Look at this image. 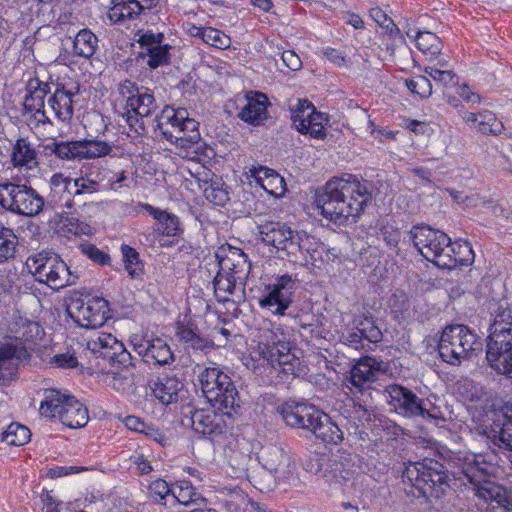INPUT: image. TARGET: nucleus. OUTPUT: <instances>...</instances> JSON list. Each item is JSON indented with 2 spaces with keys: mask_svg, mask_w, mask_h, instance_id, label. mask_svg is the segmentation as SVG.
I'll return each mask as SVG.
<instances>
[{
  "mask_svg": "<svg viewBox=\"0 0 512 512\" xmlns=\"http://www.w3.org/2000/svg\"><path fill=\"white\" fill-rule=\"evenodd\" d=\"M372 183L356 176L329 180L316 194L315 203L321 214L337 225L355 223L372 197Z\"/></svg>",
  "mask_w": 512,
  "mask_h": 512,
  "instance_id": "nucleus-1",
  "label": "nucleus"
},
{
  "mask_svg": "<svg viewBox=\"0 0 512 512\" xmlns=\"http://www.w3.org/2000/svg\"><path fill=\"white\" fill-rule=\"evenodd\" d=\"M457 462H463V458H444L441 462L426 457L409 465L403 473L407 495L427 502L441 499L450 488V476L463 481Z\"/></svg>",
  "mask_w": 512,
  "mask_h": 512,
  "instance_id": "nucleus-2",
  "label": "nucleus"
},
{
  "mask_svg": "<svg viewBox=\"0 0 512 512\" xmlns=\"http://www.w3.org/2000/svg\"><path fill=\"white\" fill-rule=\"evenodd\" d=\"M153 123H155V132L159 131L163 138L182 149H189L201 139L199 123L189 117L185 108L175 109L165 106L153 119Z\"/></svg>",
  "mask_w": 512,
  "mask_h": 512,
  "instance_id": "nucleus-3",
  "label": "nucleus"
},
{
  "mask_svg": "<svg viewBox=\"0 0 512 512\" xmlns=\"http://www.w3.org/2000/svg\"><path fill=\"white\" fill-rule=\"evenodd\" d=\"M482 350L480 338L462 324L447 325L440 336L438 351L441 359L454 366L472 359Z\"/></svg>",
  "mask_w": 512,
  "mask_h": 512,
  "instance_id": "nucleus-4",
  "label": "nucleus"
},
{
  "mask_svg": "<svg viewBox=\"0 0 512 512\" xmlns=\"http://www.w3.org/2000/svg\"><path fill=\"white\" fill-rule=\"evenodd\" d=\"M198 380L202 393L215 409L231 415L240 407L239 394L231 378L218 367H207L200 372Z\"/></svg>",
  "mask_w": 512,
  "mask_h": 512,
  "instance_id": "nucleus-5",
  "label": "nucleus"
},
{
  "mask_svg": "<svg viewBox=\"0 0 512 512\" xmlns=\"http://www.w3.org/2000/svg\"><path fill=\"white\" fill-rule=\"evenodd\" d=\"M409 235L414 247L426 260L443 269L455 268L456 260L447 254L451 244L447 234L428 225H415Z\"/></svg>",
  "mask_w": 512,
  "mask_h": 512,
  "instance_id": "nucleus-6",
  "label": "nucleus"
},
{
  "mask_svg": "<svg viewBox=\"0 0 512 512\" xmlns=\"http://www.w3.org/2000/svg\"><path fill=\"white\" fill-rule=\"evenodd\" d=\"M39 413L48 418L58 417L63 425L74 429L84 427L89 420L88 410L83 404L55 389L44 390Z\"/></svg>",
  "mask_w": 512,
  "mask_h": 512,
  "instance_id": "nucleus-7",
  "label": "nucleus"
},
{
  "mask_svg": "<svg viewBox=\"0 0 512 512\" xmlns=\"http://www.w3.org/2000/svg\"><path fill=\"white\" fill-rule=\"evenodd\" d=\"M0 207L21 216L34 217L44 210V198L31 186L12 182H0Z\"/></svg>",
  "mask_w": 512,
  "mask_h": 512,
  "instance_id": "nucleus-8",
  "label": "nucleus"
},
{
  "mask_svg": "<svg viewBox=\"0 0 512 512\" xmlns=\"http://www.w3.org/2000/svg\"><path fill=\"white\" fill-rule=\"evenodd\" d=\"M460 466L463 481L475 486L476 495L485 501H494L501 506L509 503L506 489L489 479L488 465L479 462L476 455H467Z\"/></svg>",
  "mask_w": 512,
  "mask_h": 512,
  "instance_id": "nucleus-9",
  "label": "nucleus"
},
{
  "mask_svg": "<svg viewBox=\"0 0 512 512\" xmlns=\"http://www.w3.org/2000/svg\"><path fill=\"white\" fill-rule=\"evenodd\" d=\"M298 282L291 275L283 274L275 278V281L265 286L263 295L258 304L272 314L284 316L287 309L294 301Z\"/></svg>",
  "mask_w": 512,
  "mask_h": 512,
  "instance_id": "nucleus-10",
  "label": "nucleus"
},
{
  "mask_svg": "<svg viewBox=\"0 0 512 512\" xmlns=\"http://www.w3.org/2000/svg\"><path fill=\"white\" fill-rule=\"evenodd\" d=\"M496 331L486 339V359L493 370L512 379V330Z\"/></svg>",
  "mask_w": 512,
  "mask_h": 512,
  "instance_id": "nucleus-11",
  "label": "nucleus"
},
{
  "mask_svg": "<svg viewBox=\"0 0 512 512\" xmlns=\"http://www.w3.org/2000/svg\"><path fill=\"white\" fill-rule=\"evenodd\" d=\"M87 349L112 367L127 369L134 366L130 352L110 333H101L96 340L88 341Z\"/></svg>",
  "mask_w": 512,
  "mask_h": 512,
  "instance_id": "nucleus-12",
  "label": "nucleus"
},
{
  "mask_svg": "<svg viewBox=\"0 0 512 512\" xmlns=\"http://www.w3.org/2000/svg\"><path fill=\"white\" fill-rule=\"evenodd\" d=\"M67 312L79 327L95 329L106 321L108 302L99 297L87 301L77 298L71 301Z\"/></svg>",
  "mask_w": 512,
  "mask_h": 512,
  "instance_id": "nucleus-13",
  "label": "nucleus"
},
{
  "mask_svg": "<svg viewBox=\"0 0 512 512\" xmlns=\"http://www.w3.org/2000/svg\"><path fill=\"white\" fill-rule=\"evenodd\" d=\"M381 363L374 357L360 358L345 377L344 384L353 395L368 392L378 380Z\"/></svg>",
  "mask_w": 512,
  "mask_h": 512,
  "instance_id": "nucleus-14",
  "label": "nucleus"
},
{
  "mask_svg": "<svg viewBox=\"0 0 512 512\" xmlns=\"http://www.w3.org/2000/svg\"><path fill=\"white\" fill-rule=\"evenodd\" d=\"M319 472L329 484L342 483L354 479L359 473V466L355 462V456L338 451L321 464Z\"/></svg>",
  "mask_w": 512,
  "mask_h": 512,
  "instance_id": "nucleus-15",
  "label": "nucleus"
},
{
  "mask_svg": "<svg viewBox=\"0 0 512 512\" xmlns=\"http://www.w3.org/2000/svg\"><path fill=\"white\" fill-rule=\"evenodd\" d=\"M386 392L389 394L394 408L404 416L436 419L439 416L435 413L426 411L425 402L415 393L401 385L392 384L387 386Z\"/></svg>",
  "mask_w": 512,
  "mask_h": 512,
  "instance_id": "nucleus-16",
  "label": "nucleus"
},
{
  "mask_svg": "<svg viewBox=\"0 0 512 512\" xmlns=\"http://www.w3.org/2000/svg\"><path fill=\"white\" fill-rule=\"evenodd\" d=\"M278 412L288 426L305 429L311 433L323 413L314 405L296 401L284 403L278 408Z\"/></svg>",
  "mask_w": 512,
  "mask_h": 512,
  "instance_id": "nucleus-17",
  "label": "nucleus"
},
{
  "mask_svg": "<svg viewBox=\"0 0 512 512\" xmlns=\"http://www.w3.org/2000/svg\"><path fill=\"white\" fill-rule=\"evenodd\" d=\"M157 108L154 95L147 90H142L120 113L131 128L142 134L145 132L144 119L150 117Z\"/></svg>",
  "mask_w": 512,
  "mask_h": 512,
  "instance_id": "nucleus-18",
  "label": "nucleus"
},
{
  "mask_svg": "<svg viewBox=\"0 0 512 512\" xmlns=\"http://www.w3.org/2000/svg\"><path fill=\"white\" fill-rule=\"evenodd\" d=\"M259 461L263 468L273 475L275 481L288 479L295 468L291 457L276 445L263 447Z\"/></svg>",
  "mask_w": 512,
  "mask_h": 512,
  "instance_id": "nucleus-19",
  "label": "nucleus"
},
{
  "mask_svg": "<svg viewBox=\"0 0 512 512\" xmlns=\"http://www.w3.org/2000/svg\"><path fill=\"white\" fill-rule=\"evenodd\" d=\"M290 343L281 339L278 334L268 331L265 335V341L258 345L259 356L268 362L271 367L278 366V362L290 363L299 359L290 353Z\"/></svg>",
  "mask_w": 512,
  "mask_h": 512,
  "instance_id": "nucleus-20",
  "label": "nucleus"
},
{
  "mask_svg": "<svg viewBox=\"0 0 512 512\" xmlns=\"http://www.w3.org/2000/svg\"><path fill=\"white\" fill-rule=\"evenodd\" d=\"M29 353L22 343H5L0 345V384L11 380Z\"/></svg>",
  "mask_w": 512,
  "mask_h": 512,
  "instance_id": "nucleus-21",
  "label": "nucleus"
},
{
  "mask_svg": "<svg viewBox=\"0 0 512 512\" xmlns=\"http://www.w3.org/2000/svg\"><path fill=\"white\" fill-rule=\"evenodd\" d=\"M219 267L239 283V289L243 291L246 279L250 273L251 263L248 256L239 248L229 247L228 252L219 257Z\"/></svg>",
  "mask_w": 512,
  "mask_h": 512,
  "instance_id": "nucleus-22",
  "label": "nucleus"
},
{
  "mask_svg": "<svg viewBox=\"0 0 512 512\" xmlns=\"http://www.w3.org/2000/svg\"><path fill=\"white\" fill-rule=\"evenodd\" d=\"M192 429L204 437L214 440L226 432V425L221 416L213 411L195 409L190 411Z\"/></svg>",
  "mask_w": 512,
  "mask_h": 512,
  "instance_id": "nucleus-23",
  "label": "nucleus"
},
{
  "mask_svg": "<svg viewBox=\"0 0 512 512\" xmlns=\"http://www.w3.org/2000/svg\"><path fill=\"white\" fill-rule=\"evenodd\" d=\"M134 350L148 364L164 366L174 361L169 345L161 338L141 340L134 344Z\"/></svg>",
  "mask_w": 512,
  "mask_h": 512,
  "instance_id": "nucleus-24",
  "label": "nucleus"
},
{
  "mask_svg": "<svg viewBox=\"0 0 512 512\" xmlns=\"http://www.w3.org/2000/svg\"><path fill=\"white\" fill-rule=\"evenodd\" d=\"M155 0H111L112 6L107 13L114 24L135 19L145 9H151Z\"/></svg>",
  "mask_w": 512,
  "mask_h": 512,
  "instance_id": "nucleus-25",
  "label": "nucleus"
},
{
  "mask_svg": "<svg viewBox=\"0 0 512 512\" xmlns=\"http://www.w3.org/2000/svg\"><path fill=\"white\" fill-rule=\"evenodd\" d=\"M336 408L340 414L348 421L350 427L354 433L359 435V438L364 439L363 435H367L361 426L368 423L372 419V413L362 404L356 403L354 399H349L347 403H337Z\"/></svg>",
  "mask_w": 512,
  "mask_h": 512,
  "instance_id": "nucleus-26",
  "label": "nucleus"
},
{
  "mask_svg": "<svg viewBox=\"0 0 512 512\" xmlns=\"http://www.w3.org/2000/svg\"><path fill=\"white\" fill-rule=\"evenodd\" d=\"M48 105L60 121H68L73 116L74 93L61 83H55Z\"/></svg>",
  "mask_w": 512,
  "mask_h": 512,
  "instance_id": "nucleus-27",
  "label": "nucleus"
},
{
  "mask_svg": "<svg viewBox=\"0 0 512 512\" xmlns=\"http://www.w3.org/2000/svg\"><path fill=\"white\" fill-rule=\"evenodd\" d=\"M58 258L59 255L54 252L41 251L29 256L25 265L36 281L45 284L47 276L53 271Z\"/></svg>",
  "mask_w": 512,
  "mask_h": 512,
  "instance_id": "nucleus-28",
  "label": "nucleus"
},
{
  "mask_svg": "<svg viewBox=\"0 0 512 512\" xmlns=\"http://www.w3.org/2000/svg\"><path fill=\"white\" fill-rule=\"evenodd\" d=\"M55 83L53 81H43L37 76L28 79L25 85V97L23 107H35L45 105V98L52 93Z\"/></svg>",
  "mask_w": 512,
  "mask_h": 512,
  "instance_id": "nucleus-29",
  "label": "nucleus"
},
{
  "mask_svg": "<svg viewBox=\"0 0 512 512\" xmlns=\"http://www.w3.org/2000/svg\"><path fill=\"white\" fill-rule=\"evenodd\" d=\"M153 395L165 405L178 401L179 393L184 385L176 377H164L150 383Z\"/></svg>",
  "mask_w": 512,
  "mask_h": 512,
  "instance_id": "nucleus-30",
  "label": "nucleus"
},
{
  "mask_svg": "<svg viewBox=\"0 0 512 512\" xmlns=\"http://www.w3.org/2000/svg\"><path fill=\"white\" fill-rule=\"evenodd\" d=\"M267 101L266 95L257 93L239 112V118L249 124L260 125L267 118Z\"/></svg>",
  "mask_w": 512,
  "mask_h": 512,
  "instance_id": "nucleus-31",
  "label": "nucleus"
},
{
  "mask_svg": "<svg viewBox=\"0 0 512 512\" xmlns=\"http://www.w3.org/2000/svg\"><path fill=\"white\" fill-rule=\"evenodd\" d=\"M312 434L327 444H340L344 439L343 431L333 422L329 415L322 413Z\"/></svg>",
  "mask_w": 512,
  "mask_h": 512,
  "instance_id": "nucleus-32",
  "label": "nucleus"
},
{
  "mask_svg": "<svg viewBox=\"0 0 512 512\" xmlns=\"http://www.w3.org/2000/svg\"><path fill=\"white\" fill-rule=\"evenodd\" d=\"M172 496L177 505H183L189 508L196 506H207V499L204 498L188 481H183L173 487Z\"/></svg>",
  "mask_w": 512,
  "mask_h": 512,
  "instance_id": "nucleus-33",
  "label": "nucleus"
},
{
  "mask_svg": "<svg viewBox=\"0 0 512 512\" xmlns=\"http://www.w3.org/2000/svg\"><path fill=\"white\" fill-rule=\"evenodd\" d=\"M11 161L15 167L32 169L36 164V151L26 138H18L13 144Z\"/></svg>",
  "mask_w": 512,
  "mask_h": 512,
  "instance_id": "nucleus-34",
  "label": "nucleus"
},
{
  "mask_svg": "<svg viewBox=\"0 0 512 512\" xmlns=\"http://www.w3.org/2000/svg\"><path fill=\"white\" fill-rule=\"evenodd\" d=\"M44 151L47 155H55L60 160L81 161L80 144L77 141H56L46 144Z\"/></svg>",
  "mask_w": 512,
  "mask_h": 512,
  "instance_id": "nucleus-35",
  "label": "nucleus"
},
{
  "mask_svg": "<svg viewBox=\"0 0 512 512\" xmlns=\"http://www.w3.org/2000/svg\"><path fill=\"white\" fill-rule=\"evenodd\" d=\"M78 275L70 270L68 265L59 257L53 271L47 276L45 284L54 290H59L76 283Z\"/></svg>",
  "mask_w": 512,
  "mask_h": 512,
  "instance_id": "nucleus-36",
  "label": "nucleus"
},
{
  "mask_svg": "<svg viewBox=\"0 0 512 512\" xmlns=\"http://www.w3.org/2000/svg\"><path fill=\"white\" fill-rule=\"evenodd\" d=\"M261 239L265 244L272 245L278 251H282L291 228L280 223H270L262 226L260 230Z\"/></svg>",
  "mask_w": 512,
  "mask_h": 512,
  "instance_id": "nucleus-37",
  "label": "nucleus"
},
{
  "mask_svg": "<svg viewBox=\"0 0 512 512\" xmlns=\"http://www.w3.org/2000/svg\"><path fill=\"white\" fill-rule=\"evenodd\" d=\"M145 207L157 220V230L160 231L163 235L171 237L176 236L181 232L180 221L176 215L167 211L160 210L158 208H154L149 204H147Z\"/></svg>",
  "mask_w": 512,
  "mask_h": 512,
  "instance_id": "nucleus-38",
  "label": "nucleus"
},
{
  "mask_svg": "<svg viewBox=\"0 0 512 512\" xmlns=\"http://www.w3.org/2000/svg\"><path fill=\"white\" fill-rule=\"evenodd\" d=\"M98 48L97 36L88 28L81 29L73 41V52L85 59L91 58Z\"/></svg>",
  "mask_w": 512,
  "mask_h": 512,
  "instance_id": "nucleus-39",
  "label": "nucleus"
},
{
  "mask_svg": "<svg viewBox=\"0 0 512 512\" xmlns=\"http://www.w3.org/2000/svg\"><path fill=\"white\" fill-rule=\"evenodd\" d=\"M177 336L185 344V348L207 352L214 348L213 341L201 337L195 329L190 326L181 325L177 328Z\"/></svg>",
  "mask_w": 512,
  "mask_h": 512,
  "instance_id": "nucleus-40",
  "label": "nucleus"
},
{
  "mask_svg": "<svg viewBox=\"0 0 512 512\" xmlns=\"http://www.w3.org/2000/svg\"><path fill=\"white\" fill-rule=\"evenodd\" d=\"M501 423H494L492 435L489 436L492 442L501 449L509 450L512 452V416L503 415ZM512 455L510 456V461Z\"/></svg>",
  "mask_w": 512,
  "mask_h": 512,
  "instance_id": "nucleus-41",
  "label": "nucleus"
},
{
  "mask_svg": "<svg viewBox=\"0 0 512 512\" xmlns=\"http://www.w3.org/2000/svg\"><path fill=\"white\" fill-rule=\"evenodd\" d=\"M251 172L257 182H260L263 179L261 174H265L267 183H262V187L269 194L278 195L284 192V179L274 170L260 166L259 168H254Z\"/></svg>",
  "mask_w": 512,
  "mask_h": 512,
  "instance_id": "nucleus-42",
  "label": "nucleus"
},
{
  "mask_svg": "<svg viewBox=\"0 0 512 512\" xmlns=\"http://www.w3.org/2000/svg\"><path fill=\"white\" fill-rule=\"evenodd\" d=\"M203 193L212 204L223 206L229 200V193L221 178L215 177L210 181H204Z\"/></svg>",
  "mask_w": 512,
  "mask_h": 512,
  "instance_id": "nucleus-43",
  "label": "nucleus"
},
{
  "mask_svg": "<svg viewBox=\"0 0 512 512\" xmlns=\"http://www.w3.org/2000/svg\"><path fill=\"white\" fill-rule=\"evenodd\" d=\"M316 114L315 107L308 100H297V104L291 108V120L299 132L307 130L309 120H313Z\"/></svg>",
  "mask_w": 512,
  "mask_h": 512,
  "instance_id": "nucleus-44",
  "label": "nucleus"
},
{
  "mask_svg": "<svg viewBox=\"0 0 512 512\" xmlns=\"http://www.w3.org/2000/svg\"><path fill=\"white\" fill-rule=\"evenodd\" d=\"M79 144L81 160L104 157L112 151V146L109 143L98 139L79 140Z\"/></svg>",
  "mask_w": 512,
  "mask_h": 512,
  "instance_id": "nucleus-45",
  "label": "nucleus"
},
{
  "mask_svg": "<svg viewBox=\"0 0 512 512\" xmlns=\"http://www.w3.org/2000/svg\"><path fill=\"white\" fill-rule=\"evenodd\" d=\"M408 37L414 38L419 50L432 57L437 56L441 52V40L439 37L429 31H417L415 35L407 32Z\"/></svg>",
  "mask_w": 512,
  "mask_h": 512,
  "instance_id": "nucleus-46",
  "label": "nucleus"
},
{
  "mask_svg": "<svg viewBox=\"0 0 512 512\" xmlns=\"http://www.w3.org/2000/svg\"><path fill=\"white\" fill-rule=\"evenodd\" d=\"M213 286L215 296L219 301L225 302L228 300V296L232 295L239 288V283L233 281V278L220 268L213 279Z\"/></svg>",
  "mask_w": 512,
  "mask_h": 512,
  "instance_id": "nucleus-47",
  "label": "nucleus"
},
{
  "mask_svg": "<svg viewBox=\"0 0 512 512\" xmlns=\"http://www.w3.org/2000/svg\"><path fill=\"white\" fill-rule=\"evenodd\" d=\"M30 438V430L20 423H11L7 429L1 433V440L8 445L21 446L28 443Z\"/></svg>",
  "mask_w": 512,
  "mask_h": 512,
  "instance_id": "nucleus-48",
  "label": "nucleus"
},
{
  "mask_svg": "<svg viewBox=\"0 0 512 512\" xmlns=\"http://www.w3.org/2000/svg\"><path fill=\"white\" fill-rule=\"evenodd\" d=\"M73 180L71 178L65 177L61 173H56L52 175L50 178V188L51 192L49 195V199L45 202L44 209L47 210L49 208H55L58 205V201L56 197L60 193L69 192V187L72 184Z\"/></svg>",
  "mask_w": 512,
  "mask_h": 512,
  "instance_id": "nucleus-49",
  "label": "nucleus"
},
{
  "mask_svg": "<svg viewBox=\"0 0 512 512\" xmlns=\"http://www.w3.org/2000/svg\"><path fill=\"white\" fill-rule=\"evenodd\" d=\"M449 249L450 252L447 254L451 256L453 260L454 258L455 260L457 259V261H455V268L458 266H467L474 260L473 250L468 242L461 243L458 241H451V244H449Z\"/></svg>",
  "mask_w": 512,
  "mask_h": 512,
  "instance_id": "nucleus-50",
  "label": "nucleus"
},
{
  "mask_svg": "<svg viewBox=\"0 0 512 512\" xmlns=\"http://www.w3.org/2000/svg\"><path fill=\"white\" fill-rule=\"evenodd\" d=\"M475 129L485 135H498L502 132L504 126L492 112L484 110L480 112V118L475 125Z\"/></svg>",
  "mask_w": 512,
  "mask_h": 512,
  "instance_id": "nucleus-51",
  "label": "nucleus"
},
{
  "mask_svg": "<svg viewBox=\"0 0 512 512\" xmlns=\"http://www.w3.org/2000/svg\"><path fill=\"white\" fill-rule=\"evenodd\" d=\"M121 250L125 263V269L127 270L128 274L132 278L139 277L143 271V266L139 260L138 252L128 245H123Z\"/></svg>",
  "mask_w": 512,
  "mask_h": 512,
  "instance_id": "nucleus-52",
  "label": "nucleus"
},
{
  "mask_svg": "<svg viewBox=\"0 0 512 512\" xmlns=\"http://www.w3.org/2000/svg\"><path fill=\"white\" fill-rule=\"evenodd\" d=\"M18 238L11 231H5L0 237V264L6 263L13 259L16 254Z\"/></svg>",
  "mask_w": 512,
  "mask_h": 512,
  "instance_id": "nucleus-53",
  "label": "nucleus"
},
{
  "mask_svg": "<svg viewBox=\"0 0 512 512\" xmlns=\"http://www.w3.org/2000/svg\"><path fill=\"white\" fill-rule=\"evenodd\" d=\"M76 190L73 197L81 196L82 194H93L99 190L100 179L99 175L93 177L92 173L86 174L73 180Z\"/></svg>",
  "mask_w": 512,
  "mask_h": 512,
  "instance_id": "nucleus-54",
  "label": "nucleus"
},
{
  "mask_svg": "<svg viewBox=\"0 0 512 512\" xmlns=\"http://www.w3.org/2000/svg\"><path fill=\"white\" fill-rule=\"evenodd\" d=\"M170 49L171 46L168 44H162L154 48H147V50L145 51L146 55L148 56L147 65L151 69H156L159 66L169 64Z\"/></svg>",
  "mask_w": 512,
  "mask_h": 512,
  "instance_id": "nucleus-55",
  "label": "nucleus"
},
{
  "mask_svg": "<svg viewBox=\"0 0 512 512\" xmlns=\"http://www.w3.org/2000/svg\"><path fill=\"white\" fill-rule=\"evenodd\" d=\"M144 90L143 88H139L135 83H133L130 80H124L123 82L119 83L118 85V94L119 97L116 101L115 108L117 106H120L123 110L127 107L129 102H131L136 95H139L141 91Z\"/></svg>",
  "mask_w": 512,
  "mask_h": 512,
  "instance_id": "nucleus-56",
  "label": "nucleus"
},
{
  "mask_svg": "<svg viewBox=\"0 0 512 512\" xmlns=\"http://www.w3.org/2000/svg\"><path fill=\"white\" fill-rule=\"evenodd\" d=\"M202 41L219 49H225L231 45V39L228 35L212 27H206L205 33H202Z\"/></svg>",
  "mask_w": 512,
  "mask_h": 512,
  "instance_id": "nucleus-57",
  "label": "nucleus"
},
{
  "mask_svg": "<svg viewBox=\"0 0 512 512\" xmlns=\"http://www.w3.org/2000/svg\"><path fill=\"white\" fill-rule=\"evenodd\" d=\"M424 72L444 87L458 83L457 75L450 69H439L428 66L424 68Z\"/></svg>",
  "mask_w": 512,
  "mask_h": 512,
  "instance_id": "nucleus-58",
  "label": "nucleus"
},
{
  "mask_svg": "<svg viewBox=\"0 0 512 512\" xmlns=\"http://www.w3.org/2000/svg\"><path fill=\"white\" fill-rule=\"evenodd\" d=\"M272 369L275 370L281 381L298 377L303 371L300 359L293 360L290 363L278 362V366L272 367Z\"/></svg>",
  "mask_w": 512,
  "mask_h": 512,
  "instance_id": "nucleus-59",
  "label": "nucleus"
},
{
  "mask_svg": "<svg viewBox=\"0 0 512 512\" xmlns=\"http://www.w3.org/2000/svg\"><path fill=\"white\" fill-rule=\"evenodd\" d=\"M406 86L413 94H417L421 98H427L432 93L431 82L426 76L418 75L412 79H407Z\"/></svg>",
  "mask_w": 512,
  "mask_h": 512,
  "instance_id": "nucleus-60",
  "label": "nucleus"
},
{
  "mask_svg": "<svg viewBox=\"0 0 512 512\" xmlns=\"http://www.w3.org/2000/svg\"><path fill=\"white\" fill-rule=\"evenodd\" d=\"M251 461L252 457L249 454H244L239 451H233L229 456V463L234 469L237 477L243 476L247 473Z\"/></svg>",
  "mask_w": 512,
  "mask_h": 512,
  "instance_id": "nucleus-61",
  "label": "nucleus"
},
{
  "mask_svg": "<svg viewBox=\"0 0 512 512\" xmlns=\"http://www.w3.org/2000/svg\"><path fill=\"white\" fill-rule=\"evenodd\" d=\"M512 309L509 307L498 308L493 324L490 326V332H497L496 330H512Z\"/></svg>",
  "mask_w": 512,
  "mask_h": 512,
  "instance_id": "nucleus-62",
  "label": "nucleus"
},
{
  "mask_svg": "<svg viewBox=\"0 0 512 512\" xmlns=\"http://www.w3.org/2000/svg\"><path fill=\"white\" fill-rule=\"evenodd\" d=\"M357 327L358 330H360L363 339L368 340L370 343H376L382 338L380 329L369 318L361 320Z\"/></svg>",
  "mask_w": 512,
  "mask_h": 512,
  "instance_id": "nucleus-63",
  "label": "nucleus"
},
{
  "mask_svg": "<svg viewBox=\"0 0 512 512\" xmlns=\"http://www.w3.org/2000/svg\"><path fill=\"white\" fill-rule=\"evenodd\" d=\"M370 16L377 22L382 28H385L390 36H394L400 33V30L393 22V20L387 16L380 8H372L370 10Z\"/></svg>",
  "mask_w": 512,
  "mask_h": 512,
  "instance_id": "nucleus-64",
  "label": "nucleus"
}]
</instances>
